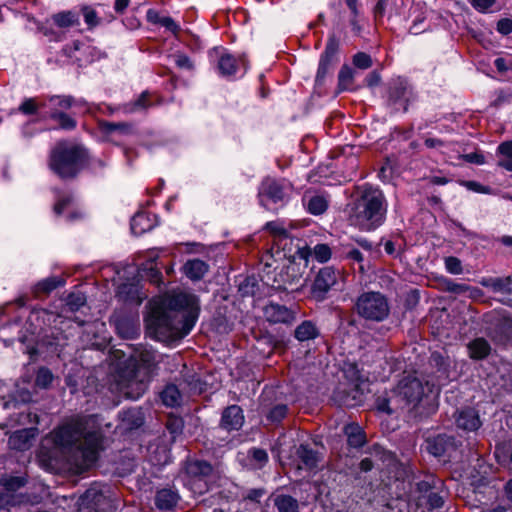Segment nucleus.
Instances as JSON below:
<instances>
[{"instance_id": "35", "label": "nucleus", "mask_w": 512, "mask_h": 512, "mask_svg": "<svg viewBox=\"0 0 512 512\" xmlns=\"http://www.w3.org/2000/svg\"><path fill=\"white\" fill-rule=\"evenodd\" d=\"M207 271L208 265L200 259L189 260L184 265L185 275L192 280H200Z\"/></svg>"}, {"instance_id": "19", "label": "nucleus", "mask_w": 512, "mask_h": 512, "mask_svg": "<svg viewBox=\"0 0 512 512\" xmlns=\"http://www.w3.org/2000/svg\"><path fill=\"white\" fill-rule=\"evenodd\" d=\"M455 423L459 429L465 431H476L482 425L478 411L471 407L458 410L455 414Z\"/></svg>"}, {"instance_id": "5", "label": "nucleus", "mask_w": 512, "mask_h": 512, "mask_svg": "<svg viewBox=\"0 0 512 512\" xmlns=\"http://www.w3.org/2000/svg\"><path fill=\"white\" fill-rule=\"evenodd\" d=\"M387 204L381 190L365 187L352 208V217L367 230L379 227L385 220Z\"/></svg>"}, {"instance_id": "34", "label": "nucleus", "mask_w": 512, "mask_h": 512, "mask_svg": "<svg viewBox=\"0 0 512 512\" xmlns=\"http://www.w3.org/2000/svg\"><path fill=\"white\" fill-rule=\"evenodd\" d=\"M298 458L306 469H314L319 462V454L311 449L307 444H301L296 452Z\"/></svg>"}, {"instance_id": "11", "label": "nucleus", "mask_w": 512, "mask_h": 512, "mask_svg": "<svg viewBox=\"0 0 512 512\" xmlns=\"http://www.w3.org/2000/svg\"><path fill=\"white\" fill-rule=\"evenodd\" d=\"M20 308L19 317L9 324L8 329L11 332L17 333V340L21 344L23 353L29 355V359H32V322L30 317L32 315V309L29 307H23L21 301L17 304Z\"/></svg>"}, {"instance_id": "23", "label": "nucleus", "mask_w": 512, "mask_h": 512, "mask_svg": "<svg viewBox=\"0 0 512 512\" xmlns=\"http://www.w3.org/2000/svg\"><path fill=\"white\" fill-rule=\"evenodd\" d=\"M180 500L178 491L172 488H163L156 491L154 504L160 510H172Z\"/></svg>"}, {"instance_id": "38", "label": "nucleus", "mask_w": 512, "mask_h": 512, "mask_svg": "<svg viewBox=\"0 0 512 512\" xmlns=\"http://www.w3.org/2000/svg\"><path fill=\"white\" fill-rule=\"evenodd\" d=\"M50 117L57 123V127L62 130L72 131L77 127L76 119L71 114L63 111L54 110L51 112Z\"/></svg>"}, {"instance_id": "39", "label": "nucleus", "mask_w": 512, "mask_h": 512, "mask_svg": "<svg viewBox=\"0 0 512 512\" xmlns=\"http://www.w3.org/2000/svg\"><path fill=\"white\" fill-rule=\"evenodd\" d=\"M247 458L250 465L255 469H262L269 460L267 451L257 447H252L248 450Z\"/></svg>"}, {"instance_id": "30", "label": "nucleus", "mask_w": 512, "mask_h": 512, "mask_svg": "<svg viewBox=\"0 0 512 512\" xmlns=\"http://www.w3.org/2000/svg\"><path fill=\"white\" fill-rule=\"evenodd\" d=\"M153 106L152 94L148 91L142 92L137 99L130 101L122 106V110L127 114L145 111Z\"/></svg>"}, {"instance_id": "33", "label": "nucleus", "mask_w": 512, "mask_h": 512, "mask_svg": "<svg viewBox=\"0 0 512 512\" xmlns=\"http://www.w3.org/2000/svg\"><path fill=\"white\" fill-rule=\"evenodd\" d=\"M318 336L319 330L316 327V325L310 320L303 321L294 330V337L300 342L313 340Z\"/></svg>"}, {"instance_id": "7", "label": "nucleus", "mask_w": 512, "mask_h": 512, "mask_svg": "<svg viewBox=\"0 0 512 512\" xmlns=\"http://www.w3.org/2000/svg\"><path fill=\"white\" fill-rule=\"evenodd\" d=\"M185 485L197 495L209 491L218 478L217 469L208 461L188 459L184 465Z\"/></svg>"}, {"instance_id": "53", "label": "nucleus", "mask_w": 512, "mask_h": 512, "mask_svg": "<svg viewBox=\"0 0 512 512\" xmlns=\"http://www.w3.org/2000/svg\"><path fill=\"white\" fill-rule=\"evenodd\" d=\"M266 494L263 488L251 489L243 496V503H251L255 508L260 507V499Z\"/></svg>"}, {"instance_id": "29", "label": "nucleus", "mask_w": 512, "mask_h": 512, "mask_svg": "<svg viewBox=\"0 0 512 512\" xmlns=\"http://www.w3.org/2000/svg\"><path fill=\"white\" fill-rule=\"evenodd\" d=\"M240 62L246 69L247 63L244 57H241L239 60H237L234 56L230 54H224L220 57L218 61L219 72L223 76H232L236 73Z\"/></svg>"}, {"instance_id": "26", "label": "nucleus", "mask_w": 512, "mask_h": 512, "mask_svg": "<svg viewBox=\"0 0 512 512\" xmlns=\"http://www.w3.org/2000/svg\"><path fill=\"white\" fill-rule=\"evenodd\" d=\"M469 357L473 360H483L491 353V345L483 338L478 337L467 344Z\"/></svg>"}, {"instance_id": "45", "label": "nucleus", "mask_w": 512, "mask_h": 512, "mask_svg": "<svg viewBox=\"0 0 512 512\" xmlns=\"http://www.w3.org/2000/svg\"><path fill=\"white\" fill-rule=\"evenodd\" d=\"M151 228L152 225L145 213H137L131 220V230L135 235H141Z\"/></svg>"}, {"instance_id": "17", "label": "nucleus", "mask_w": 512, "mask_h": 512, "mask_svg": "<svg viewBox=\"0 0 512 512\" xmlns=\"http://www.w3.org/2000/svg\"><path fill=\"white\" fill-rule=\"evenodd\" d=\"M426 450L435 457H442L450 451L456 450L455 438L446 434L427 438Z\"/></svg>"}, {"instance_id": "62", "label": "nucleus", "mask_w": 512, "mask_h": 512, "mask_svg": "<svg viewBox=\"0 0 512 512\" xmlns=\"http://www.w3.org/2000/svg\"><path fill=\"white\" fill-rule=\"evenodd\" d=\"M461 158L468 163H472V164H476V165H482L486 162L485 156L481 152H478V151L464 154L461 156Z\"/></svg>"}, {"instance_id": "63", "label": "nucleus", "mask_w": 512, "mask_h": 512, "mask_svg": "<svg viewBox=\"0 0 512 512\" xmlns=\"http://www.w3.org/2000/svg\"><path fill=\"white\" fill-rule=\"evenodd\" d=\"M392 398L378 397L376 400V407L379 411L387 414L393 413V408L390 406Z\"/></svg>"}, {"instance_id": "47", "label": "nucleus", "mask_w": 512, "mask_h": 512, "mask_svg": "<svg viewBox=\"0 0 512 512\" xmlns=\"http://www.w3.org/2000/svg\"><path fill=\"white\" fill-rule=\"evenodd\" d=\"M86 304V297L81 292L70 293L66 298V311L76 312Z\"/></svg>"}, {"instance_id": "1", "label": "nucleus", "mask_w": 512, "mask_h": 512, "mask_svg": "<svg viewBox=\"0 0 512 512\" xmlns=\"http://www.w3.org/2000/svg\"><path fill=\"white\" fill-rule=\"evenodd\" d=\"M199 312L198 298L189 293L179 292L154 300L147 319V326L159 333L187 335Z\"/></svg>"}, {"instance_id": "8", "label": "nucleus", "mask_w": 512, "mask_h": 512, "mask_svg": "<svg viewBox=\"0 0 512 512\" xmlns=\"http://www.w3.org/2000/svg\"><path fill=\"white\" fill-rule=\"evenodd\" d=\"M354 311L365 320L381 322L389 316L390 305L384 294L368 291L357 297Z\"/></svg>"}, {"instance_id": "61", "label": "nucleus", "mask_w": 512, "mask_h": 512, "mask_svg": "<svg viewBox=\"0 0 512 512\" xmlns=\"http://www.w3.org/2000/svg\"><path fill=\"white\" fill-rule=\"evenodd\" d=\"M512 101V93L509 90H500L497 93L496 99L493 101V106L498 108L504 104Z\"/></svg>"}, {"instance_id": "64", "label": "nucleus", "mask_w": 512, "mask_h": 512, "mask_svg": "<svg viewBox=\"0 0 512 512\" xmlns=\"http://www.w3.org/2000/svg\"><path fill=\"white\" fill-rule=\"evenodd\" d=\"M497 31L503 35H508L512 32V19L502 18L497 22Z\"/></svg>"}, {"instance_id": "12", "label": "nucleus", "mask_w": 512, "mask_h": 512, "mask_svg": "<svg viewBox=\"0 0 512 512\" xmlns=\"http://www.w3.org/2000/svg\"><path fill=\"white\" fill-rule=\"evenodd\" d=\"M340 272L331 266L321 268L311 285V295L317 301H323L330 289L337 284Z\"/></svg>"}, {"instance_id": "54", "label": "nucleus", "mask_w": 512, "mask_h": 512, "mask_svg": "<svg viewBox=\"0 0 512 512\" xmlns=\"http://www.w3.org/2000/svg\"><path fill=\"white\" fill-rule=\"evenodd\" d=\"M73 196L69 193H61L57 196V201L54 205V212L57 215L62 214V212L72 204Z\"/></svg>"}, {"instance_id": "21", "label": "nucleus", "mask_w": 512, "mask_h": 512, "mask_svg": "<svg viewBox=\"0 0 512 512\" xmlns=\"http://www.w3.org/2000/svg\"><path fill=\"white\" fill-rule=\"evenodd\" d=\"M114 324L118 334L124 339H133L139 335V321L136 317L116 316Z\"/></svg>"}, {"instance_id": "42", "label": "nucleus", "mask_w": 512, "mask_h": 512, "mask_svg": "<svg viewBox=\"0 0 512 512\" xmlns=\"http://www.w3.org/2000/svg\"><path fill=\"white\" fill-rule=\"evenodd\" d=\"M497 153L507 158L499 160L497 165L512 172V140L502 142L497 148Z\"/></svg>"}, {"instance_id": "14", "label": "nucleus", "mask_w": 512, "mask_h": 512, "mask_svg": "<svg viewBox=\"0 0 512 512\" xmlns=\"http://www.w3.org/2000/svg\"><path fill=\"white\" fill-rule=\"evenodd\" d=\"M416 99V94L406 81L397 80L389 88V102L392 105L401 106L404 112L408 110L409 104L415 102Z\"/></svg>"}, {"instance_id": "4", "label": "nucleus", "mask_w": 512, "mask_h": 512, "mask_svg": "<svg viewBox=\"0 0 512 512\" xmlns=\"http://www.w3.org/2000/svg\"><path fill=\"white\" fill-rule=\"evenodd\" d=\"M88 149L81 143L62 140L51 150L49 166L62 179H73L87 165Z\"/></svg>"}, {"instance_id": "13", "label": "nucleus", "mask_w": 512, "mask_h": 512, "mask_svg": "<svg viewBox=\"0 0 512 512\" xmlns=\"http://www.w3.org/2000/svg\"><path fill=\"white\" fill-rule=\"evenodd\" d=\"M393 394L405 404L416 406L425 395V386L417 378H405L400 381Z\"/></svg>"}, {"instance_id": "10", "label": "nucleus", "mask_w": 512, "mask_h": 512, "mask_svg": "<svg viewBox=\"0 0 512 512\" xmlns=\"http://www.w3.org/2000/svg\"><path fill=\"white\" fill-rule=\"evenodd\" d=\"M290 190L291 187L283 180L266 177L258 189L259 203L266 209H270V203L284 205L289 199Z\"/></svg>"}, {"instance_id": "41", "label": "nucleus", "mask_w": 512, "mask_h": 512, "mask_svg": "<svg viewBox=\"0 0 512 512\" xmlns=\"http://www.w3.org/2000/svg\"><path fill=\"white\" fill-rule=\"evenodd\" d=\"M162 402L169 407H175L181 402V393L176 385L169 384L161 392Z\"/></svg>"}, {"instance_id": "16", "label": "nucleus", "mask_w": 512, "mask_h": 512, "mask_svg": "<svg viewBox=\"0 0 512 512\" xmlns=\"http://www.w3.org/2000/svg\"><path fill=\"white\" fill-rule=\"evenodd\" d=\"M244 422L245 417L242 408L233 404L223 410L219 427L227 432L239 431Z\"/></svg>"}, {"instance_id": "46", "label": "nucleus", "mask_w": 512, "mask_h": 512, "mask_svg": "<svg viewBox=\"0 0 512 512\" xmlns=\"http://www.w3.org/2000/svg\"><path fill=\"white\" fill-rule=\"evenodd\" d=\"M353 70L348 65H343L338 74V91L348 90L353 83Z\"/></svg>"}, {"instance_id": "18", "label": "nucleus", "mask_w": 512, "mask_h": 512, "mask_svg": "<svg viewBox=\"0 0 512 512\" xmlns=\"http://www.w3.org/2000/svg\"><path fill=\"white\" fill-rule=\"evenodd\" d=\"M264 316L270 323L290 324L295 320V312L284 305L269 303L264 308Z\"/></svg>"}, {"instance_id": "57", "label": "nucleus", "mask_w": 512, "mask_h": 512, "mask_svg": "<svg viewBox=\"0 0 512 512\" xmlns=\"http://www.w3.org/2000/svg\"><path fill=\"white\" fill-rule=\"evenodd\" d=\"M313 254L319 262H326L331 258V249L327 244H317Z\"/></svg>"}, {"instance_id": "58", "label": "nucleus", "mask_w": 512, "mask_h": 512, "mask_svg": "<svg viewBox=\"0 0 512 512\" xmlns=\"http://www.w3.org/2000/svg\"><path fill=\"white\" fill-rule=\"evenodd\" d=\"M85 23L88 25L89 28H94L99 24V18L97 16V13L94 9L91 7L85 6L81 9Z\"/></svg>"}, {"instance_id": "52", "label": "nucleus", "mask_w": 512, "mask_h": 512, "mask_svg": "<svg viewBox=\"0 0 512 512\" xmlns=\"http://www.w3.org/2000/svg\"><path fill=\"white\" fill-rule=\"evenodd\" d=\"M54 376L52 372L47 368H39L36 375L35 384L41 388L47 389L52 381Z\"/></svg>"}, {"instance_id": "15", "label": "nucleus", "mask_w": 512, "mask_h": 512, "mask_svg": "<svg viewBox=\"0 0 512 512\" xmlns=\"http://www.w3.org/2000/svg\"><path fill=\"white\" fill-rule=\"evenodd\" d=\"M339 50V40L332 34L329 36L325 50L320 58L316 75V83L321 85L325 77L330 73L336 54Z\"/></svg>"}, {"instance_id": "28", "label": "nucleus", "mask_w": 512, "mask_h": 512, "mask_svg": "<svg viewBox=\"0 0 512 512\" xmlns=\"http://www.w3.org/2000/svg\"><path fill=\"white\" fill-rule=\"evenodd\" d=\"M344 434L347 436V443L350 447L360 448L367 442L364 430L356 423L347 424L344 427Z\"/></svg>"}, {"instance_id": "27", "label": "nucleus", "mask_w": 512, "mask_h": 512, "mask_svg": "<svg viewBox=\"0 0 512 512\" xmlns=\"http://www.w3.org/2000/svg\"><path fill=\"white\" fill-rule=\"evenodd\" d=\"M493 338L501 344H506L512 341V318H500L493 330Z\"/></svg>"}, {"instance_id": "31", "label": "nucleus", "mask_w": 512, "mask_h": 512, "mask_svg": "<svg viewBox=\"0 0 512 512\" xmlns=\"http://www.w3.org/2000/svg\"><path fill=\"white\" fill-rule=\"evenodd\" d=\"M119 417L123 427L129 430L139 428L144 422L142 412L138 408L124 410L119 414Z\"/></svg>"}, {"instance_id": "9", "label": "nucleus", "mask_w": 512, "mask_h": 512, "mask_svg": "<svg viewBox=\"0 0 512 512\" xmlns=\"http://www.w3.org/2000/svg\"><path fill=\"white\" fill-rule=\"evenodd\" d=\"M114 509L111 488L94 483L79 498L76 512H113Z\"/></svg>"}, {"instance_id": "49", "label": "nucleus", "mask_w": 512, "mask_h": 512, "mask_svg": "<svg viewBox=\"0 0 512 512\" xmlns=\"http://www.w3.org/2000/svg\"><path fill=\"white\" fill-rule=\"evenodd\" d=\"M288 407L285 404H277L266 412V419L270 423H280L287 415Z\"/></svg>"}, {"instance_id": "60", "label": "nucleus", "mask_w": 512, "mask_h": 512, "mask_svg": "<svg viewBox=\"0 0 512 512\" xmlns=\"http://www.w3.org/2000/svg\"><path fill=\"white\" fill-rule=\"evenodd\" d=\"M353 64L360 69H368L372 66V59L367 53L358 52L353 56Z\"/></svg>"}, {"instance_id": "37", "label": "nucleus", "mask_w": 512, "mask_h": 512, "mask_svg": "<svg viewBox=\"0 0 512 512\" xmlns=\"http://www.w3.org/2000/svg\"><path fill=\"white\" fill-rule=\"evenodd\" d=\"M50 102L54 106L55 110L63 112L73 106L80 108L86 106V102L84 100H76L72 96H53L50 98Z\"/></svg>"}, {"instance_id": "36", "label": "nucleus", "mask_w": 512, "mask_h": 512, "mask_svg": "<svg viewBox=\"0 0 512 512\" xmlns=\"http://www.w3.org/2000/svg\"><path fill=\"white\" fill-rule=\"evenodd\" d=\"M441 484V481L439 479H436L434 476H428L426 477V479L419 481L416 485L417 492L419 493V505H423L424 499H426L427 494L432 493L434 490H439Z\"/></svg>"}, {"instance_id": "24", "label": "nucleus", "mask_w": 512, "mask_h": 512, "mask_svg": "<svg viewBox=\"0 0 512 512\" xmlns=\"http://www.w3.org/2000/svg\"><path fill=\"white\" fill-rule=\"evenodd\" d=\"M9 447L16 451H26L32 446V430L21 429L13 432L8 441Z\"/></svg>"}, {"instance_id": "22", "label": "nucleus", "mask_w": 512, "mask_h": 512, "mask_svg": "<svg viewBox=\"0 0 512 512\" xmlns=\"http://www.w3.org/2000/svg\"><path fill=\"white\" fill-rule=\"evenodd\" d=\"M32 384H31V375L29 370H27L21 378L15 384L14 390V406L18 404H29L32 400Z\"/></svg>"}, {"instance_id": "50", "label": "nucleus", "mask_w": 512, "mask_h": 512, "mask_svg": "<svg viewBox=\"0 0 512 512\" xmlns=\"http://www.w3.org/2000/svg\"><path fill=\"white\" fill-rule=\"evenodd\" d=\"M327 201L323 196L315 195L307 203V209L311 214L320 215L326 211Z\"/></svg>"}, {"instance_id": "2", "label": "nucleus", "mask_w": 512, "mask_h": 512, "mask_svg": "<svg viewBox=\"0 0 512 512\" xmlns=\"http://www.w3.org/2000/svg\"><path fill=\"white\" fill-rule=\"evenodd\" d=\"M56 445L68 450L67 460L77 473L90 469L98 458L101 434L88 431L83 420H73L54 433Z\"/></svg>"}, {"instance_id": "6", "label": "nucleus", "mask_w": 512, "mask_h": 512, "mask_svg": "<svg viewBox=\"0 0 512 512\" xmlns=\"http://www.w3.org/2000/svg\"><path fill=\"white\" fill-rule=\"evenodd\" d=\"M308 266V257L305 251H299L297 256L289 259L279 271H264L262 281L272 288L280 291H294L301 286L300 282Z\"/></svg>"}, {"instance_id": "59", "label": "nucleus", "mask_w": 512, "mask_h": 512, "mask_svg": "<svg viewBox=\"0 0 512 512\" xmlns=\"http://www.w3.org/2000/svg\"><path fill=\"white\" fill-rule=\"evenodd\" d=\"M444 504V499L441 495H439L438 490H434L432 493L427 494L426 499H424L423 505L429 506L430 509L440 508Z\"/></svg>"}, {"instance_id": "48", "label": "nucleus", "mask_w": 512, "mask_h": 512, "mask_svg": "<svg viewBox=\"0 0 512 512\" xmlns=\"http://www.w3.org/2000/svg\"><path fill=\"white\" fill-rule=\"evenodd\" d=\"M451 294H455V295L468 294L469 298L477 299L480 296H482V291L477 287H473V286L467 285L465 283L455 282L454 286L452 287Z\"/></svg>"}, {"instance_id": "55", "label": "nucleus", "mask_w": 512, "mask_h": 512, "mask_svg": "<svg viewBox=\"0 0 512 512\" xmlns=\"http://www.w3.org/2000/svg\"><path fill=\"white\" fill-rule=\"evenodd\" d=\"M167 430L174 436L182 433L184 422L182 418L177 416H169L166 422Z\"/></svg>"}, {"instance_id": "56", "label": "nucleus", "mask_w": 512, "mask_h": 512, "mask_svg": "<svg viewBox=\"0 0 512 512\" xmlns=\"http://www.w3.org/2000/svg\"><path fill=\"white\" fill-rule=\"evenodd\" d=\"M445 268L449 273L454 275H459L463 272L461 260L454 256L445 258Z\"/></svg>"}, {"instance_id": "43", "label": "nucleus", "mask_w": 512, "mask_h": 512, "mask_svg": "<svg viewBox=\"0 0 512 512\" xmlns=\"http://www.w3.org/2000/svg\"><path fill=\"white\" fill-rule=\"evenodd\" d=\"M65 281L59 277H48L34 286V294L45 293L48 294L57 287L63 286Z\"/></svg>"}, {"instance_id": "3", "label": "nucleus", "mask_w": 512, "mask_h": 512, "mask_svg": "<svg viewBox=\"0 0 512 512\" xmlns=\"http://www.w3.org/2000/svg\"><path fill=\"white\" fill-rule=\"evenodd\" d=\"M156 367L155 352L143 349L136 358L133 367L119 371L116 385L121 394L129 399L139 398L146 390L147 375Z\"/></svg>"}, {"instance_id": "20", "label": "nucleus", "mask_w": 512, "mask_h": 512, "mask_svg": "<svg viewBox=\"0 0 512 512\" xmlns=\"http://www.w3.org/2000/svg\"><path fill=\"white\" fill-rule=\"evenodd\" d=\"M99 129L102 133L105 134L107 141L116 143L114 140V134L117 133L119 135H131L134 133V128L131 123L128 122H109L106 120H100Z\"/></svg>"}, {"instance_id": "40", "label": "nucleus", "mask_w": 512, "mask_h": 512, "mask_svg": "<svg viewBox=\"0 0 512 512\" xmlns=\"http://www.w3.org/2000/svg\"><path fill=\"white\" fill-rule=\"evenodd\" d=\"M53 21L61 28H68L80 24L78 14L73 11L59 12L53 15Z\"/></svg>"}, {"instance_id": "32", "label": "nucleus", "mask_w": 512, "mask_h": 512, "mask_svg": "<svg viewBox=\"0 0 512 512\" xmlns=\"http://www.w3.org/2000/svg\"><path fill=\"white\" fill-rule=\"evenodd\" d=\"M272 502L278 512H299V502L291 495L275 494L272 496Z\"/></svg>"}, {"instance_id": "51", "label": "nucleus", "mask_w": 512, "mask_h": 512, "mask_svg": "<svg viewBox=\"0 0 512 512\" xmlns=\"http://www.w3.org/2000/svg\"><path fill=\"white\" fill-rule=\"evenodd\" d=\"M265 229L279 240L287 239L289 237V232L284 227V225L279 221L267 222L265 225Z\"/></svg>"}, {"instance_id": "44", "label": "nucleus", "mask_w": 512, "mask_h": 512, "mask_svg": "<svg viewBox=\"0 0 512 512\" xmlns=\"http://www.w3.org/2000/svg\"><path fill=\"white\" fill-rule=\"evenodd\" d=\"M28 478L26 475H8L1 478L2 486L8 491H17L26 485Z\"/></svg>"}, {"instance_id": "25", "label": "nucleus", "mask_w": 512, "mask_h": 512, "mask_svg": "<svg viewBox=\"0 0 512 512\" xmlns=\"http://www.w3.org/2000/svg\"><path fill=\"white\" fill-rule=\"evenodd\" d=\"M483 287L491 289L496 293L512 295V277H488L480 281Z\"/></svg>"}]
</instances>
